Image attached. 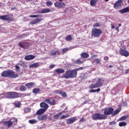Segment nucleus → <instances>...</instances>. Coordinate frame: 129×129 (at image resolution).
<instances>
[{"mask_svg":"<svg viewBox=\"0 0 129 129\" xmlns=\"http://www.w3.org/2000/svg\"><path fill=\"white\" fill-rule=\"evenodd\" d=\"M83 69H85V67H80L73 70L67 71L64 75L61 77V78H66V79H68L69 78H76L77 76V71H79V70H83Z\"/></svg>","mask_w":129,"mask_h":129,"instance_id":"obj_1","label":"nucleus"},{"mask_svg":"<svg viewBox=\"0 0 129 129\" xmlns=\"http://www.w3.org/2000/svg\"><path fill=\"white\" fill-rule=\"evenodd\" d=\"M5 96H6V98L14 99L15 98H18V97H19L20 94L16 92H9L6 93L5 94Z\"/></svg>","mask_w":129,"mask_h":129,"instance_id":"obj_2","label":"nucleus"},{"mask_svg":"<svg viewBox=\"0 0 129 129\" xmlns=\"http://www.w3.org/2000/svg\"><path fill=\"white\" fill-rule=\"evenodd\" d=\"M103 79H98L96 83L95 84H92L89 86V88L90 89H93V88H97L98 87H101L103 84Z\"/></svg>","mask_w":129,"mask_h":129,"instance_id":"obj_3","label":"nucleus"},{"mask_svg":"<svg viewBox=\"0 0 129 129\" xmlns=\"http://www.w3.org/2000/svg\"><path fill=\"white\" fill-rule=\"evenodd\" d=\"M102 34V31L97 28H93L91 31V35L94 38H99V36Z\"/></svg>","mask_w":129,"mask_h":129,"instance_id":"obj_4","label":"nucleus"},{"mask_svg":"<svg viewBox=\"0 0 129 129\" xmlns=\"http://www.w3.org/2000/svg\"><path fill=\"white\" fill-rule=\"evenodd\" d=\"M107 116L100 113L94 114L92 116V118L94 120H101L102 119H106Z\"/></svg>","mask_w":129,"mask_h":129,"instance_id":"obj_5","label":"nucleus"},{"mask_svg":"<svg viewBox=\"0 0 129 129\" xmlns=\"http://www.w3.org/2000/svg\"><path fill=\"white\" fill-rule=\"evenodd\" d=\"M0 20H2L3 21H7V22L8 23H11L15 21L14 18L11 17V15L10 14L0 16Z\"/></svg>","mask_w":129,"mask_h":129,"instance_id":"obj_6","label":"nucleus"},{"mask_svg":"<svg viewBox=\"0 0 129 129\" xmlns=\"http://www.w3.org/2000/svg\"><path fill=\"white\" fill-rule=\"evenodd\" d=\"M95 57H96V55H93L89 58L92 64H94V63H96V64H101V60L99 58H95Z\"/></svg>","mask_w":129,"mask_h":129,"instance_id":"obj_7","label":"nucleus"},{"mask_svg":"<svg viewBox=\"0 0 129 129\" xmlns=\"http://www.w3.org/2000/svg\"><path fill=\"white\" fill-rule=\"evenodd\" d=\"M102 111H104V114L103 115H110V114H112V112H113L114 109L112 108H106L104 109H103Z\"/></svg>","mask_w":129,"mask_h":129,"instance_id":"obj_8","label":"nucleus"},{"mask_svg":"<svg viewBox=\"0 0 129 129\" xmlns=\"http://www.w3.org/2000/svg\"><path fill=\"white\" fill-rule=\"evenodd\" d=\"M54 7L58 9H64L66 7V4L63 2H56L54 4Z\"/></svg>","mask_w":129,"mask_h":129,"instance_id":"obj_9","label":"nucleus"},{"mask_svg":"<svg viewBox=\"0 0 129 129\" xmlns=\"http://www.w3.org/2000/svg\"><path fill=\"white\" fill-rule=\"evenodd\" d=\"M8 77L10 78H18L19 75L16 74V73L12 70H8Z\"/></svg>","mask_w":129,"mask_h":129,"instance_id":"obj_10","label":"nucleus"},{"mask_svg":"<svg viewBox=\"0 0 129 129\" xmlns=\"http://www.w3.org/2000/svg\"><path fill=\"white\" fill-rule=\"evenodd\" d=\"M119 53L121 56H124V57H128L129 52L127 50H125L122 48L119 50Z\"/></svg>","mask_w":129,"mask_h":129,"instance_id":"obj_11","label":"nucleus"},{"mask_svg":"<svg viewBox=\"0 0 129 129\" xmlns=\"http://www.w3.org/2000/svg\"><path fill=\"white\" fill-rule=\"evenodd\" d=\"M46 103H48L50 105H55L56 104V101L53 99H46L44 100Z\"/></svg>","mask_w":129,"mask_h":129,"instance_id":"obj_12","label":"nucleus"},{"mask_svg":"<svg viewBox=\"0 0 129 129\" xmlns=\"http://www.w3.org/2000/svg\"><path fill=\"white\" fill-rule=\"evenodd\" d=\"M49 56H56V55H61V52H60V50H57L56 51H51L49 52Z\"/></svg>","mask_w":129,"mask_h":129,"instance_id":"obj_13","label":"nucleus"},{"mask_svg":"<svg viewBox=\"0 0 129 129\" xmlns=\"http://www.w3.org/2000/svg\"><path fill=\"white\" fill-rule=\"evenodd\" d=\"M122 0H118L114 4V9H118L120 7H121Z\"/></svg>","mask_w":129,"mask_h":129,"instance_id":"obj_14","label":"nucleus"},{"mask_svg":"<svg viewBox=\"0 0 129 129\" xmlns=\"http://www.w3.org/2000/svg\"><path fill=\"white\" fill-rule=\"evenodd\" d=\"M39 14H47V13H50L51 10L48 8L42 9L41 10H39Z\"/></svg>","mask_w":129,"mask_h":129,"instance_id":"obj_15","label":"nucleus"},{"mask_svg":"<svg viewBox=\"0 0 129 129\" xmlns=\"http://www.w3.org/2000/svg\"><path fill=\"white\" fill-rule=\"evenodd\" d=\"M36 56L32 54H30L28 55H26L24 59L25 60H26L27 61H29L30 60H33V59H35Z\"/></svg>","mask_w":129,"mask_h":129,"instance_id":"obj_16","label":"nucleus"},{"mask_svg":"<svg viewBox=\"0 0 129 129\" xmlns=\"http://www.w3.org/2000/svg\"><path fill=\"white\" fill-rule=\"evenodd\" d=\"M42 21V18H36V19L33 20L30 22V25H36V24H38V23H40Z\"/></svg>","mask_w":129,"mask_h":129,"instance_id":"obj_17","label":"nucleus"},{"mask_svg":"<svg viewBox=\"0 0 129 129\" xmlns=\"http://www.w3.org/2000/svg\"><path fill=\"white\" fill-rule=\"evenodd\" d=\"M40 107L43 109H45V110H47L48 108H49V105L47 104L45 102H41L40 103Z\"/></svg>","mask_w":129,"mask_h":129,"instance_id":"obj_18","label":"nucleus"},{"mask_svg":"<svg viewBox=\"0 0 129 129\" xmlns=\"http://www.w3.org/2000/svg\"><path fill=\"white\" fill-rule=\"evenodd\" d=\"M76 119H77L76 117H74L68 119L67 120V123L70 124L71 123H73V122H74V121H75Z\"/></svg>","mask_w":129,"mask_h":129,"instance_id":"obj_19","label":"nucleus"},{"mask_svg":"<svg viewBox=\"0 0 129 129\" xmlns=\"http://www.w3.org/2000/svg\"><path fill=\"white\" fill-rule=\"evenodd\" d=\"M4 123L5 125H6V126H8V127H10L13 125V123H14V122L10 120V121H5L4 122Z\"/></svg>","mask_w":129,"mask_h":129,"instance_id":"obj_20","label":"nucleus"},{"mask_svg":"<svg viewBox=\"0 0 129 129\" xmlns=\"http://www.w3.org/2000/svg\"><path fill=\"white\" fill-rule=\"evenodd\" d=\"M48 117V115L46 114H43L42 115H40L38 117V119L39 120H45L47 119V117Z\"/></svg>","mask_w":129,"mask_h":129,"instance_id":"obj_21","label":"nucleus"},{"mask_svg":"<svg viewBox=\"0 0 129 129\" xmlns=\"http://www.w3.org/2000/svg\"><path fill=\"white\" fill-rule=\"evenodd\" d=\"M81 58L86 59V58H88V57H89V54L87 52H82L81 54Z\"/></svg>","mask_w":129,"mask_h":129,"instance_id":"obj_22","label":"nucleus"},{"mask_svg":"<svg viewBox=\"0 0 129 129\" xmlns=\"http://www.w3.org/2000/svg\"><path fill=\"white\" fill-rule=\"evenodd\" d=\"M45 111H46V110H45L44 109L41 108L38 110L36 112V114L37 115H41V114H43V113H44V112H45Z\"/></svg>","mask_w":129,"mask_h":129,"instance_id":"obj_23","label":"nucleus"},{"mask_svg":"<svg viewBox=\"0 0 129 129\" xmlns=\"http://www.w3.org/2000/svg\"><path fill=\"white\" fill-rule=\"evenodd\" d=\"M84 62H85V60H80V58H79V59H77L76 60H75L74 62V64H83V63H84Z\"/></svg>","mask_w":129,"mask_h":129,"instance_id":"obj_24","label":"nucleus"},{"mask_svg":"<svg viewBox=\"0 0 129 129\" xmlns=\"http://www.w3.org/2000/svg\"><path fill=\"white\" fill-rule=\"evenodd\" d=\"M119 13L120 14H125V13H127L129 12V7H126L122 10H120Z\"/></svg>","mask_w":129,"mask_h":129,"instance_id":"obj_25","label":"nucleus"},{"mask_svg":"<svg viewBox=\"0 0 129 129\" xmlns=\"http://www.w3.org/2000/svg\"><path fill=\"white\" fill-rule=\"evenodd\" d=\"M2 77H9V70L7 71H4L2 73Z\"/></svg>","mask_w":129,"mask_h":129,"instance_id":"obj_26","label":"nucleus"},{"mask_svg":"<svg viewBox=\"0 0 129 129\" xmlns=\"http://www.w3.org/2000/svg\"><path fill=\"white\" fill-rule=\"evenodd\" d=\"M121 109L120 107H119L117 108V109L115 110V111H113V112H112V115H113V116H114V115H116L117 113H118V112L120 111Z\"/></svg>","mask_w":129,"mask_h":129,"instance_id":"obj_27","label":"nucleus"},{"mask_svg":"<svg viewBox=\"0 0 129 129\" xmlns=\"http://www.w3.org/2000/svg\"><path fill=\"white\" fill-rule=\"evenodd\" d=\"M55 71V72H56V73H58V74H61L65 72V71L63 69H56Z\"/></svg>","mask_w":129,"mask_h":129,"instance_id":"obj_28","label":"nucleus"},{"mask_svg":"<svg viewBox=\"0 0 129 129\" xmlns=\"http://www.w3.org/2000/svg\"><path fill=\"white\" fill-rule=\"evenodd\" d=\"M56 93H60L63 97H66L67 96V94L65 92H61L60 91H56Z\"/></svg>","mask_w":129,"mask_h":129,"instance_id":"obj_29","label":"nucleus"},{"mask_svg":"<svg viewBox=\"0 0 129 129\" xmlns=\"http://www.w3.org/2000/svg\"><path fill=\"white\" fill-rule=\"evenodd\" d=\"M97 2V0H91L90 5L92 6V7H95Z\"/></svg>","mask_w":129,"mask_h":129,"instance_id":"obj_30","label":"nucleus"},{"mask_svg":"<svg viewBox=\"0 0 129 129\" xmlns=\"http://www.w3.org/2000/svg\"><path fill=\"white\" fill-rule=\"evenodd\" d=\"M35 85V84L34 83H29L26 84V86L28 87V88H31L33 87Z\"/></svg>","mask_w":129,"mask_h":129,"instance_id":"obj_31","label":"nucleus"},{"mask_svg":"<svg viewBox=\"0 0 129 129\" xmlns=\"http://www.w3.org/2000/svg\"><path fill=\"white\" fill-rule=\"evenodd\" d=\"M60 115H62V112H60L59 113H57V114L53 115V118H54V119H58L59 118Z\"/></svg>","mask_w":129,"mask_h":129,"instance_id":"obj_32","label":"nucleus"},{"mask_svg":"<svg viewBox=\"0 0 129 129\" xmlns=\"http://www.w3.org/2000/svg\"><path fill=\"white\" fill-rule=\"evenodd\" d=\"M72 39L71 35H69L65 38L66 41H72Z\"/></svg>","mask_w":129,"mask_h":129,"instance_id":"obj_33","label":"nucleus"},{"mask_svg":"<svg viewBox=\"0 0 129 129\" xmlns=\"http://www.w3.org/2000/svg\"><path fill=\"white\" fill-rule=\"evenodd\" d=\"M99 91H100V88H98V89H96V90L92 89V90H89V92H90L91 93H94V92H99Z\"/></svg>","mask_w":129,"mask_h":129,"instance_id":"obj_34","label":"nucleus"},{"mask_svg":"<svg viewBox=\"0 0 129 129\" xmlns=\"http://www.w3.org/2000/svg\"><path fill=\"white\" fill-rule=\"evenodd\" d=\"M38 121L36 119H31L29 120V123H31V124H34V123H36Z\"/></svg>","mask_w":129,"mask_h":129,"instance_id":"obj_35","label":"nucleus"},{"mask_svg":"<svg viewBox=\"0 0 129 129\" xmlns=\"http://www.w3.org/2000/svg\"><path fill=\"white\" fill-rule=\"evenodd\" d=\"M46 5L47 7H51L53 6V3L51 1H47L46 2Z\"/></svg>","mask_w":129,"mask_h":129,"instance_id":"obj_36","label":"nucleus"},{"mask_svg":"<svg viewBox=\"0 0 129 129\" xmlns=\"http://www.w3.org/2000/svg\"><path fill=\"white\" fill-rule=\"evenodd\" d=\"M20 90H21V91H26V90H27V88L25 86H21L20 87Z\"/></svg>","mask_w":129,"mask_h":129,"instance_id":"obj_37","label":"nucleus"},{"mask_svg":"<svg viewBox=\"0 0 129 129\" xmlns=\"http://www.w3.org/2000/svg\"><path fill=\"white\" fill-rule=\"evenodd\" d=\"M119 126H125L126 125V122H121L119 123Z\"/></svg>","mask_w":129,"mask_h":129,"instance_id":"obj_38","label":"nucleus"},{"mask_svg":"<svg viewBox=\"0 0 129 129\" xmlns=\"http://www.w3.org/2000/svg\"><path fill=\"white\" fill-rule=\"evenodd\" d=\"M30 18H40L41 17V15L39 14H37L36 15H30Z\"/></svg>","mask_w":129,"mask_h":129,"instance_id":"obj_39","label":"nucleus"},{"mask_svg":"<svg viewBox=\"0 0 129 129\" xmlns=\"http://www.w3.org/2000/svg\"><path fill=\"white\" fill-rule=\"evenodd\" d=\"M93 27H94V28H97L98 27H100V23H96L94 24Z\"/></svg>","mask_w":129,"mask_h":129,"instance_id":"obj_40","label":"nucleus"},{"mask_svg":"<svg viewBox=\"0 0 129 129\" xmlns=\"http://www.w3.org/2000/svg\"><path fill=\"white\" fill-rule=\"evenodd\" d=\"M40 89L38 88H35L33 90V93H38V92H39Z\"/></svg>","mask_w":129,"mask_h":129,"instance_id":"obj_41","label":"nucleus"},{"mask_svg":"<svg viewBox=\"0 0 129 129\" xmlns=\"http://www.w3.org/2000/svg\"><path fill=\"white\" fill-rule=\"evenodd\" d=\"M69 50V48H64L62 49V54H65L66 52H67Z\"/></svg>","mask_w":129,"mask_h":129,"instance_id":"obj_42","label":"nucleus"},{"mask_svg":"<svg viewBox=\"0 0 129 129\" xmlns=\"http://www.w3.org/2000/svg\"><path fill=\"white\" fill-rule=\"evenodd\" d=\"M127 118V116H123L121 118H119L120 120H124L125 119H126Z\"/></svg>","mask_w":129,"mask_h":129,"instance_id":"obj_43","label":"nucleus"},{"mask_svg":"<svg viewBox=\"0 0 129 129\" xmlns=\"http://www.w3.org/2000/svg\"><path fill=\"white\" fill-rule=\"evenodd\" d=\"M103 59L104 60V61H105L106 62H107L108 61V60H109V58L108 57V56H104L103 58Z\"/></svg>","mask_w":129,"mask_h":129,"instance_id":"obj_44","label":"nucleus"},{"mask_svg":"<svg viewBox=\"0 0 129 129\" xmlns=\"http://www.w3.org/2000/svg\"><path fill=\"white\" fill-rule=\"evenodd\" d=\"M34 67V68H37L39 67V65H30L29 66V68H33Z\"/></svg>","mask_w":129,"mask_h":129,"instance_id":"obj_45","label":"nucleus"},{"mask_svg":"<svg viewBox=\"0 0 129 129\" xmlns=\"http://www.w3.org/2000/svg\"><path fill=\"white\" fill-rule=\"evenodd\" d=\"M15 106H16V107H20V105H21V103L20 102H16L15 104Z\"/></svg>","mask_w":129,"mask_h":129,"instance_id":"obj_46","label":"nucleus"},{"mask_svg":"<svg viewBox=\"0 0 129 129\" xmlns=\"http://www.w3.org/2000/svg\"><path fill=\"white\" fill-rule=\"evenodd\" d=\"M116 124V122L115 121H112L109 123L110 125H115Z\"/></svg>","mask_w":129,"mask_h":129,"instance_id":"obj_47","label":"nucleus"},{"mask_svg":"<svg viewBox=\"0 0 129 129\" xmlns=\"http://www.w3.org/2000/svg\"><path fill=\"white\" fill-rule=\"evenodd\" d=\"M16 70L17 72H20V67L18 66H16Z\"/></svg>","mask_w":129,"mask_h":129,"instance_id":"obj_48","label":"nucleus"},{"mask_svg":"<svg viewBox=\"0 0 129 129\" xmlns=\"http://www.w3.org/2000/svg\"><path fill=\"white\" fill-rule=\"evenodd\" d=\"M85 75V74H83L81 77L80 78L81 79H85V78H87V77L84 76Z\"/></svg>","mask_w":129,"mask_h":129,"instance_id":"obj_49","label":"nucleus"},{"mask_svg":"<svg viewBox=\"0 0 129 129\" xmlns=\"http://www.w3.org/2000/svg\"><path fill=\"white\" fill-rule=\"evenodd\" d=\"M18 46H19V47H20V48H24V45H23V44H22V43H21V42H19L18 43Z\"/></svg>","mask_w":129,"mask_h":129,"instance_id":"obj_50","label":"nucleus"},{"mask_svg":"<svg viewBox=\"0 0 129 129\" xmlns=\"http://www.w3.org/2000/svg\"><path fill=\"white\" fill-rule=\"evenodd\" d=\"M68 116L67 115H63L61 116L60 119H64V118H66V117H68Z\"/></svg>","mask_w":129,"mask_h":129,"instance_id":"obj_51","label":"nucleus"},{"mask_svg":"<svg viewBox=\"0 0 129 129\" xmlns=\"http://www.w3.org/2000/svg\"><path fill=\"white\" fill-rule=\"evenodd\" d=\"M54 67H55V66H54V65H51V66H50L49 68H50V69H52V68H54Z\"/></svg>","mask_w":129,"mask_h":129,"instance_id":"obj_52","label":"nucleus"},{"mask_svg":"<svg viewBox=\"0 0 129 129\" xmlns=\"http://www.w3.org/2000/svg\"><path fill=\"white\" fill-rule=\"evenodd\" d=\"M119 28V27L118 26V27L116 26V28H115V29H116L117 31H118Z\"/></svg>","mask_w":129,"mask_h":129,"instance_id":"obj_53","label":"nucleus"},{"mask_svg":"<svg viewBox=\"0 0 129 129\" xmlns=\"http://www.w3.org/2000/svg\"><path fill=\"white\" fill-rule=\"evenodd\" d=\"M128 71H129V70H126L125 71V73L126 74H127L128 72Z\"/></svg>","mask_w":129,"mask_h":129,"instance_id":"obj_54","label":"nucleus"},{"mask_svg":"<svg viewBox=\"0 0 129 129\" xmlns=\"http://www.w3.org/2000/svg\"><path fill=\"white\" fill-rule=\"evenodd\" d=\"M14 10H16V7L11 8V11H14Z\"/></svg>","mask_w":129,"mask_h":129,"instance_id":"obj_55","label":"nucleus"},{"mask_svg":"<svg viewBox=\"0 0 129 129\" xmlns=\"http://www.w3.org/2000/svg\"><path fill=\"white\" fill-rule=\"evenodd\" d=\"M112 67V66H108L107 67V68H111Z\"/></svg>","mask_w":129,"mask_h":129,"instance_id":"obj_56","label":"nucleus"},{"mask_svg":"<svg viewBox=\"0 0 129 129\" xmlns=\"http://www.w3.org/2000/svg\"><path fill=\"white\" fill-rule=\"evenodd\" d=\"M87 100H86L84 102L83 104H85L86 103H87Z\"/></svg>","mask_w":129,"mask_h":129,"instance_id":"obj_57","label":"nucleus"},{"mask_svg":"<svg viewBox=\"0 0 129 129\" xmlns=\"http://www.w3.org/2000/svg\"><path fill=\"white\" fill-rule=\"evenodd\" d=\"M80 121L82 122V121H84V119H82L80 120Z\"/></svg>","mask_w":129,"mask_h":129,"instance_id":"obj_58","label":"nucleus"},{"mask_svg":"<svg viewBox=\"0 0 129 129\" xmlns=\"http://www.w3.org/2000/svg\"><path fill=\"white\" fill-rule=\"evenodd\" d=\"M123 103V104H124V105H126V102H124Z\"/></svg>","mask_w":129,"mask_h":129,"instance_id":"obj_59","label":"nucleus"},{"mask_svg":"<svg viewBox=\"0 0 129 129\" xmlns=\"http://www.w3.org/2000/svg\"><path fill=\"white\" fill-rule=\"evenodd\" d=\"M121 24H119V26H118V27H121Z\"/></svg>","mask_w":129,"mask_h":129,"instance_id":"obj_60","label":"nucleus"},{"mask_svg":"<svg viewBox=\"0 0 129 129\" xmlns=\"http://www.w3.org/2000/svg\"><path fill=\"white\" fill-rule=\"evenodd\" d=\"M112 29H114V25H113V26H112Z\"/></svg>","mask_w":129,"mask_h":129,"instance_id":"obj_61","label":"nucleus"},{"mask_svg":"<svg viewBox=\"0 0 129 129\" xmlns=\"http://www.w3.org/2000/svg\"><path fill=\"white\" fill-rule=\"evenodd\" d=\"M59 2H63V0H58Z\"/></svg>","mask_w":129,"mask_h":129,"instance_id":"obj_62","label":"nucleus"},{"mask_svg":"<svg viewBox=\"0 0 129 129\" xmlns=\"http://www.w3.org/2000/svg\"><path fill=\"white\" fill-rule=\"evenodd\" d=\"M32 65H37V63H33Z\"/></svg>","mask_w":129,"mask_h":129,"instance_id":"obj_63","label":"nucleus"},{"mask_svg":"<svg viewBox=\"0 0 129 129\" xmlns=\"http://www.w3.org/2000/svg\"><path fill=\"white\" fill-rule=\"evenodd\" d=\"M127 3L129 4V0H127Z\"/></svg>","mask_w":129,"mask_h":129,"instance_id":"obj_64","label":"nucleus"}]
</instances>
